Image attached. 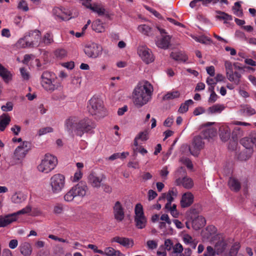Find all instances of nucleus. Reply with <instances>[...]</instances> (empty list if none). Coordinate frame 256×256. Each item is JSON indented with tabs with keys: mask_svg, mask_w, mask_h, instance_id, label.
<instances>
[{
	"mask_svg": "<svg viewBox=\"0 0 256 256\" xmlns=\"http://www.w3.org/2000/svg\"><path fill=\"white\" fill-rule=\"evenodd\" d=\"M193 103L194 102L192 100H186L184 103L181 104L178 109V112L182 114L186 112L188 110V106Z\"/></svg>",
	"mask_w": 256,
	"mask_h": 256,
	"instance_id": "nucleus-44",
	"label": "nucleus"
},
{
	"mask_svg": "<svg viewBox=\"0 0 256 256\" xmlns=\"http://www.w3.org/2000/svg\"><path fill=\"white\" fill-rule=\"evenodd\" d=\"M50 184L53 193L58 194L60 192L64 187V176L60 174H54L50 178Z\"/></svg>",
	"mask_w": 256,
	"mask_h": 256,
	"instance_id": "nucleus-6",
	"label": "nucleus"
},
{
	"mask_svg": "<svg viewBox=\"0 0 256 256\" xmlns=\"http://www.w3.org/2000/svg\"><path fill=\"white\" fill-rule=\"evenodd\" d=\"M180 93L178 91L176 90L170 92H168L163 96V100H170L178 98L180 96Z\"/></svg>",
	"mask_w": 256,
	"mask_h": 256,
	"instance_id": "nucleus-43",
	"label": "nucleus"
},
{
	"mask_svg": "<svg viewBox=\"0 0 256 256\" xmlns=\"http://www.w3.org/2000/svg\"><path fill=\"white\" fill-rule=\"evenodd\" d=\"M94 127V124L88 118H84L80 120H78L76 135L82 136L84 133L90 132Z\"/></svg>",
	"mask_w": 256,
	"mask_h": 256,
	"instance_id": "nucleus-9",
	"label": "nucleus"
},
{
	"mask_svg": "<svg viewBox=\"0 0 256 256\" xmlns=\"http://www.w3.org/2000/svg\"><path fill=\"white\" fill-rule=\"evenodd\" d=\"M1 108L4 112L11 111L13 108V104L10 102H7L6 105L2 106Z\"/></svg>",
	"mask_w": 256,
	"mask_h": 256,
	"instance_id": "nucleus-56",
	"label": "nucleus"
},
{
	"mask_svg": "<svg viewBox=\"0 0 256 256\" xmlns=\"http://www.w3.org/2000/svg\"><path fill=\"white\" fill-rule=\"evenodd\" d=\"M216 254V252L215 248H214L211 246H208L204 255V256H215Z\"/></svg>",
	"mask_w": 256,
	"mask_h": 256,
	"instance_id": "nucleus-50",
	"label": "nucleus"
},
{
	"mask_svg": "<svg viewBox=\"0 0 256 256\" xmlns=\"http://www.w3.org/2000/svg\"><path fill=\"white\" fill-rule=\"evenodd\" d=\"M102 48L100 45L92 42L86 45L84 48L85 54L90 58H96L102 54Z\"/></svg>",
	"mask_w": 256,
	"mask_h": 256,
	"instance_id": "nucleus-7",
	"label": "nucleus"
},
{
	"mask_svg": "<svg viewBox=\"0 0 256 256\" xmlns=\"http://www.w3.org/2000/svg\"><path fill=\"white\" fill-rule=\"evenodd\" d=\"M42 42L46 45L51 44L54 42L52 34L50 32L46 33L42 37Z\"/></svg>",
	"mask_w": 256,
	"mask_h": 256,
	"instance_id": "nucleus-45",
	"label": "nucleus"
},
{
	"mask_svg": "<svg viewBox=\"0 0 256 256\" xmlns=\"http://www.w3.org/2000/svg\"><path fill=\"white\" fill-rule=\"evenodd\" d=\"M40 40L41 33L36 30L26 32L24 38L18 40L17 45L23 48L37 47L39 46Z\"/></svg>",
	"mask_w": 256,
	"mask_h": 256,
	"instance_id": "nucleus-3",
	"label": "nucleus"
},
{
	"mask_svg": "<svg viewBox=\"0 0 256 256\" xmlns=\"http://www.w3.org/2000/svg\"><path fill=\"white\" fill-rule=\"evenodd\" d=\"M158 31H159L162 38L156 41V46L161 48L166 49L170 44V36L167 35L166 30L159 26H156Z\"/></svg>",
	"mask_w": 256,
	"mask_h": 256,
	"instance_id": "nucleus-10",
	"label": "nucleus"
},
{
	"mask_svg": "<svg viewBox=\"0 0 256 256\" xmlns=\"http://www.w3.org/2000/svg\"><path fill=\"white\" fill-rule=\"evenodd\" d=\"M134 217L144 216L143 208L140 204H136L134 208Z\"/></svg>",
	"mask_w": 256,
	"mask_h": 256,
	"instance_id": "nucleus-48",
	"label": "nucleus"
},
{
	"mask_svg": "<svg viewBox=\"0 0 256 256\" xmlns=\"http://www.w3.org/2000/svg\"><path fill=\"white\" fill-rule=\"evenodd\" d=\"M138 54L142 60L147 64L151 63L154 60L152 51L146 46H139L138 49Z\"/></svg>",
	"mask_w": 256,
	"mask_h": 256,
	"instance_id": "nucleus-12",
	"label": "nucleus"
},
{
	"mask_svg": "<svg viewBox=\"0 0 256 256\" xmlns=\"http://www.w3.org/2000/svg\"><path fill=\"white\" fill-rule=\"evenodd\" d=\"M206 224V220L202 216H198L192 220V224L193 228L198 230L204 227Z\"/></svg>",
	"mask_w": 256,
	"mask_h": 256,
	"instance_id": "nucleus-27",
	"label": "nucleus"
},
{
	"mask_svg": "<svg viewBox=\"0 0 256 256\" xmlns=\"http://www.w3.org/2000/svg\"><path fill=\"white\" fill-rule=\"evenodd\" d=\"M82 4L86 6V8L91 10L92 12L97 13L99 16H104L106 10L100 4L94 3L92 4L88 2V4L83 2Z\"/></svg>",
	"mask_w": 256,
	"mask_h": 256,
	"instance_id": "nucleus-18",
	"label": "nucleus"
},
{
	"mask_svg": "<svg viewBox=\"0 0 256 256\" xmlns=\"http://www.w3.org/2000/svg\"><path fill=\"white\" fill-rule=\"evenodd\" d=\"M224 66L226 70V74L228 79L229 80H234L232 76L233 72V66L232 62L230 61H226L224 63Z\"/></svg>",
	"mask_w": 256,
	"mask_h": 256,
	"instance_id": "nucleus-35",
	"label": "nucleus"
},
{
	"mask_svg": "<svg viewBox=\"0 0 256 256\" xmlns=\"http://www.w3.org/2000/svg\"><path fill=\"white\" fill-rule=\"evenodd\" d=\"M228 184L230 188L235 192H238L240 188V182L234 178H230L228 182Z\"/></svg>",
	"mask_w": 256,
	"mask_h": 256,
	"instance_id": "nucleus-33",
	"label": "nucleus"
},
{
	"mask_svg": "<svg viewBox=\"0 0 256 256\" xmlns=\"http://www.w3.org/2000/svg\"><path fill=\"white\" fill-rule=\"evenodd\" d=\"M146 245L148 248L151 250L155 249L158 246L157 242L154 240H148L146 242Z\"/></svg>",
	"mask_w": 256,
	"mask_h": 256,
	"instance_id": "nucleus-58",
	"label": "nucleus"
},
{
	"mask_svg": "<svg viewBox=\"0 0 256 256\" xmlns=\"http://www.w3.org/2000/svg\"><path fill=\"white\" fill-rule=\"evenodd\" d=\"M182 251L183 247L180 243H177L173 246V252L174 254H180Z\"/></svg>",
	"mask_w": 256,
	"mask_h": 256,
	"instance_id": "nucleus-55",
	"label": "nucleus"
},
{
	"mask_svg": "<svg viewBox=\"0 0 256 256\" xmlns=\"http://www.w3.org/2000/svg\"><path fill=\"white\" fill-rule=\"evenodd\" d=\"M139 32L142 34L148 36H154L156 34V32L158 31L156 27V28H152L147 24H144L140 25L138 28Z\"/></svg>",
	"mask_w": 256,
	"mask_h": 256,
	"instance_id": "nucleus-23",
	"label": "nucleus"
},
{
	"mask_svg": "<svg viewBox=\"0 0 256 256\" xmlns=\"http://www.w3.org/2000/svg\"><path fill=\"white\" fill-rule=\"evenodd\" d=\"M18 249L20 253L24 256H30L32 250L31 244L26 242H22L20 244Z\"/></svg>",
	"mask_w": 256,
	"mask_h": 256,
	"instance_id": "nucleus-25",
	"label": "nucleus"
},
{
	"mask_svg": "<svg viewBox=\"0 0 256 256\" xmlns=\"http://www.w3.org/2000/svg\"><path fill=\"white\" fill-rule=\"evenodd\" d=\"M232 76L234 78V80H230V82H234L236 84H238L240 83V78L241 77V74L238 72H232Z\"/></svg>",
	"mask_w": 256,
	"mask_h": 256,
	"instance_id": "nucleus-54",
	"label": "nucleus"
},
{
	"mask_svg": "<svg viewBox=\"0 0 256 256\" xmlns=\"http://www.w3.org/2000/svg\"><path fill=\"white\" fill-rule=\"evenodd\" d=\"M58 160L56 156L46 154L40 164L38 166V169L40 172L48 174L54 168Z\"/></svg>",
	"mask_w": 256,
	"mask_h": 256,
	"instance_id": "nucleus-5",
	"label": "nucleus"
},
{
	"mask_svg": "<svg viewBox=\"0 0 256 256\" xmlns=\"http://www.w3.org/2000/svg\"><path fill=\"white\" fill-rule=\"evenodd\" d=\"M105 178L104 174L98 176L95 172H92L88 176V181L92 186L98 188L100 186L101 182Z\"/></svg>",
	"mask_w": 256,
	"mask_h": 256,
	"instance_id": "nucleus-19",
	"label": "nucleus"
},
{
	"mask_svg": "<svg viewBox=\"0 0 256 256\" xmlns=\"http://www.w3.org/2000/svg\"><path fill=\"white\" fill-rule=\"evenodd\" d=\"M220 136L223 142L227 141L230 138V131L228 126H221L219 130Z\"/></svg>",
	"mask_w": 256,
	"mask_h": 256,
	"instance_id": "nucleus-29",
	"label": "nucleus"
},
{
	"mask_svg": "<svg viewBox=\"0 0 256 256\" xmlns=\"http://www.w3.org/2000/svg\"><path fill=\"white\" fill-rule=\"evenodd\" d=\"M148 132L144 131L140 132L136 137L138 140H141L142 141H144L148 139Z\"/></svg>",
	"mask_w": 256,
	"mask_h": 256,
	"instance_id": "nucleus-59",
	"label": "nucleus"
},
{
	"mask_svg": "<svg viewBox=\"0 0 256 256\" xmlns=\"http://www.w3.org/2000/svg\"><path fill=\"white\" fill-rule=\"evenodd\" d=\"M194 202V196L190 192H188L184 193L182 198L180 200V204L182 208H187L190 206Z\"/></svg>",
	"mask_w": 256,
	"mask_h": 256,
	"instance_id": "nucleus-21",
	"label": "nucleus"
},
{
	"mask_svg": "<svg viewBox=\"0 0 256 256\" xmlns=\"http://www.w3.org/2000/svg\"><path fill=\"white\" fill-rule=\"evenodd\" d=\"M200 2L202 3V0H193L190 2V6L192 8L199 7L200 6Z\"/></svg>",
	"mask_w": 256,
	"mask_h": 256,
	"instance_id": "nucleus-62",
	"label": "nucleus"
},
{
	"mask_svg": "<svg viewBox=\"0 0 256 256\" xmlns=\"http://www.w3.org/2000/svg\"><path fill=\"white\" fill-rule=\"evenodd\" d=\"M18 9L22 10L24 12L28 10V7L26 2L24 0H22L18 4Z\"/></svg>",
	"mask_w": 256,
	"mask_h": 256,
	"instance_id": "nucleus-52",
	"label": "nucleus"
},
{
	"mask_svg": "<svg viewBox=\"0 0 256 256\" xmlns=\"http://www.w3.org/2000/svg\"><path fill=\"white\" fill-rule=\"evenodd\" d=\"M55 56L60 58H62L66 55V51L63 48L58 49L54 52Z\"/></svg>",
	"mask_w": 256,
	"mask_h": 256,
	"instance_id": "nucleus-51",
	"label": "nucleus"
},
{
	"mask_svg": "<svg viewBox=\"0 0 256 256\" xmlns=\"http://www.w3.org/2000/svg\"><path fill=\"white\" fill-rule=\"evenodd\" d=\"M32 210V208L30 206H27L26 207L22 209L21 210L16 212L12 213L14 215V217L16 218V220L18 219V216L20 214H26L29 213Z\"/></svg>",
	"mask_w": 256,
	"mask_h": 256,
	"instance_id": "nucleus-47",
	"label": "nucleus"
},
{
	"mask_svg": "<svg viewBox=\"0 0 256 256\" xmlns=\"http://www.w3.org/2000/svg\"><path fill=\"white\" fill-rule=\"evenodd\" d=\"M170 57L180 62H184L188 60L187 56L182 52H172L170 54Z\"/></svg>",
	"mask_w": 256,
	"mask_h": 256,
	"instance_id": "nucleus-31",
	"label": "nucleus"
},
{
	"mask_svg": "<svg viewBox=\"0 0 256 256\" xmlns=\"http://www.w3.org/2000/svg\"><path fill=\"white\" fill-rule=\"evenodd\" d=\"M136 226L138 229H142L146 226L147 219L145 216L134 217Z\"/></svg>",
	"mask_w": 256,
	"mask_h": 256,
	"instance_id": "nucleus-30",
	"label": "nucleus"
},
{
	"mask_svg": "<svg viewBox=\"0 0 256 256\" xmlns=\"http://www.w3.org/2000/svg\"><path fill=\"white\" fill-rule=\"evenodd\" d=\"M10 122V117L8 114H3L0 116V130L3 132Z\"/></svg>",
	"mask_w": 256,
	"mask_h": 256,
	"instance_id": "nucleus-28",
	"label": "nucleus"
},
{
	"mask_svg": "<svg viewBox=\"0 0 256 256\" xmlns=\"http://www.w3.org/2000/svg\"><path fill=\"white\" fill-rule=\"evenodd\" d=\"M78 123V119L74 116H71L67 118L64 122L65 130L69 134H72L74 132L76 134V128Z\"/></svg>",
	"mask_w": 256,
	"mask_h": 256,
	"instance_id": "nucleus-15",
	"label": "nucleus"
},
{
	"mask_svg": "<svg viewBox=\"0 0 256 256\" xmlns=\"http://www.w3.org/2000/svg\"><path fill=\"white\" fill-rule=\"evenodd\" d=\"M224 109V106L222 104H214L208 108L210 114L220 113Z\"/></svg>",
	"mask_w": 256,
	"mask_h": 256,
	"instance_id": "nucleus-41",
	"label": "nucleus"
},
{
	"mask_svg": "<svg viewBox=\"0 0 256 256\" xmlns=\"http://www.w3.org/2000/svg\"><path fill=\"white\" fill-rule=\"evenodd\" d=\"M176 184L177 186L182 185L186 189H190L194 186V182L192 178L186 176H184L182 178H176Z\"/></svg>",
	"mask_w": 256,
	"mask_h": 256,
	"instance_id": "nucleus-22",
	"label": "nucleus"
},
{
	"mask_svg": "<svg viewBox=\"0 0 256 256\" xmlns=\"http://www.w3.org/2000/svg\"><path fill=\"white\" fill-rule=\"evenodd\" d=\"M0 76L6 82H8L12 78L10 72L0 64Z\"/></svg>",
	"mask_w": 256,
	"mask_h": 256,
	"instance_id": "nucleus-34",
	"label": "nucleus"
},
{
	"mask_svg": "<svg viewBox=\"0 0 256 256\" xmlns=\"http://www.w3.org/2000/svg\"><path fill=\"white\" fill-rule=\"evenodd\" d=\"M26 151L21 149L20 146H18L15 150L12 158V160L10 162L11 164L16 165L22 164L23 159L26 154Z\"/></svg>",
	"mask_w": 256,
	"mask_h": 256,
	"instance_id": "nucleus-14",
	"label": "nucleus"
},
{
	"mask_svg": "<svg viewBox=\"0 0 256 256\" xmlns=\"http://www.w3.org/2000/svg\"><path fill=\"white\" fill-rule=\"evenodd\" d=\"M204 146V142L202 138L200 136H197L194 138L192 142L189 146V150L192 155L197 156Z\"/></svg>",
	"mask_w": 256,
	"mask_h": 256,
	"instance_id": "nucleus-8",
	"label": "nucleus"
},
{
	"mask_svg": "<svg viewBox=\"0 0 256 256\" xmlns=\"http://www.w3.org/2000/svg\"><path fill=\"white\" fill-rule=\"evenodd\" d=\"M76 198V195L72 188L64 196V198L65 201L68 202H72Z\"/></svg>",
	"mask_w": 256,
	"mask_h": 256,
	"instance_id": "nucleus-46",
	"label": "nucleus"
},
{
	"mask_svg": "<svg viewBox=\"0 0 256 256\" xmlns=\"http://www.w3.org/2000/svg\"><path fill=\"white\" fill-rule=\"evenodd\" d=\"M219 238L218 240L215 244L214 248L216 252V254L219 255L222 254L226 248V243L224 240L222 234L218 235Z\"/></svg>",
	"mask_w": 256,
	"mask_h": 256,
	"instance_id": "nucleus-20",
	"label": "nucleus"
},
{
	"mask_svg": "<svg viewBox=\"0 0 256 256\" xmlns=\"http://www.w3.org/2000/svg\"><path fill=\"white\" fill-rule=\"evenodd\" d=\"M234 14L238 17H242L243 16L242 10L241 8L240 2H236L234 3V6L232 8Z\"/></svg>",
	"mask_w": 256,
	"mask_h": 256,
	"instance_id": "nucleus-42",
	"label": "nucleus"
},
{
	"mask_svg": "<svg viewBox=\"0 0 256 256\" xmlns=\"http://www.w3.org/2000/svg\"><path fill=\"white\" fill-rule=\"evenodd\" d=\"M153 91V86L149 82L145 80L138 83L132 92L134 106L140 108L146 104L151 100Z\"/></svg>",
	"mask_w": 256,
	"mask_h": 256,
	"instance_id": "nucleus-1",
	"label": "nucleus"
},
{
	"mask_svg": "<svg viewBox=\"0 0 256 256\" xmlns=\"http://www.w3.org/2000/svg\"><path fill=\"white\" fill-rule=\"evenodd\" d=\"M108 256H120L122 253L119 250H116L111 247L106 248L103 251V254Z\"/></svg>",
	"mask_w": 256,
	"mask_h": 256,
	"instance_id": "nucleus-40",
	"label": "nucleus"
},
{
	"mask_svg": "<svg viewBox=\"0 0 256 256\" xmlns=\"http://www.w3.org/2000/svg\"><path fill=\"white\" fill-rule=\"evenodd\" d=\"M52 14L58 20H68L72 18L70 10L66 8H54L52 10Z\"/></svg>",
	"mask_w": 256,
	"mask_h": 256,
	"instance_id": "nucleus-11",
	"label": "nucleus"
},
{
	"mask_svg": "<svg viewBox=\"0 0 256 256\" xmlns=\"http://www.w3.org/2000/svg\"><path fill=\"white\" fill-rule=\"evenodd\" d=\"M205 110L202 106L196 108L194 111V116H198L205 112Z\"/></svg>",
	"mask_w": 256,
	"mask_h": 256,
	"instance_id": "nucleus-61",
	"label": "nucleus"
},
{
	"mask_svg": "<svg viewBox=\"0 0 256 256\" xmlns=\"http://www.w3.org/2000/svg\"><path fill=\"white\" fill-rule=\"evenodd\" d=\"M253 152L254 150L246 149L238 154V158L240 160H246L252 156Z\"/></svg>",
	"mask_w": 256,
	"mask_h": 256,
	"instance_id": "nucleus-36",
	"label": "nucleus"
},
{
	"mask_svg": "<svg viewBox=\"0 0 256 256\" xmlns=\"http://www.w3.org/2000/svg\"><path fill=\"white\" fill-rule=\"evenodd\" d=\"M20 146L21 149L26 150V153L27 154L28 151L30 149V143L28 142L24 141L23 142L22 144Z\"/></svg>",
	"mask_w": 256,
	"mask_h": 256,
	"instance_id": "nucleus-60",
	"label": "nucleus"
},
{
	"mask_svg": "<svg viewBox=\"0 0 256 256\" xmlns=\"http://www.w3.org/2000/svg\"><path fill=\"white\" fill-rule=\"evenodd\" d=\"M216 12L218 14V15L216 16V18L219 20H224V22L226 21H230L232 20V16L231 15L224 12L216 10Z\"/></svg>",
	"mask_w": 256,
	"mask_h": 256,
	"instance_id": "nucleus-37",
	"label": "nucleus"
},
{
	"mask_svg": "<svg viewBox=\"0 0 256 256\" xmlns=\"http://www.w3.org/2000/svg\"><path fill=\"white\" fill-rule=\"evenodd\" d=\"M113 210L114 218L118 222H122L124 218V212L122 204L119 201L115 203Z\"/></svg>",
	"mask_w": 256,
	"mask_h": 256,
	"instance_id": "nucleus-17",
	"label": "nucleus"
},
{
	"mask_svg": "<svg viewBox=\"0 0 256 256\" xmlns=\"http://www.w3.org/2000/svg\"><path fill=\"white\" fill-rule=\"evenodd\" d=\"M164 250L168 251H170L172 248H173V242L170 239H166L164 244Z\"/></svg>",
	"mask_w": 256,
	"mask_h": 256,
	"instance_id": "nucleus-53",
	"label": "nucleus"
},
{
	"mask_svg": "<svg viewBox=\"0 0 256 256\" xmlns=\"http://www.w3.org/2000/svg\"><path fill=\"white\" fill-rule=\"evenodd\" d=\"M82 174L80 170H78L74 174L73 181L77 182L80 180L82 177Z\"/></svg>",
	"mask_w": 256,
	"mask_h": 256,
	"instance_id": "nucleus-64",
	"label": "nucleus"
},
{
	"mask_svg": "<svg viewBox=\"0 0 256 256\" xmlns=\"http://www.w3.org/2000/svg\"><path fill=\"white\" fill-rule=\"evenodd\" d=\"M53 131V128L51 127H46L40 128L38 131V135L41 136L48 132H50Z\"/></svg>",
	"mask_w": 256,
	"mask_h": 256,
	"instance_id": "nucleus-57",
	"label": "nucleus"
},
{
	"mask_svg": "<svg viewBox=\"0 0 256 256\" xmlns=\"http://www.w3.org/2000/svg\"><path fill=\"white\" fill-rule=\"evenodd\" d=\"M240 143L247 150H253L254 146H256V131L252 132L248 136L240 140Z\"/></svg>",
	"mask_w": 256,
	"mask_h": 256,
	"instance_id": "nucleus-13",
	"label": "nucleus"
},
{
	"mask_svg": "<svg viewBox=\"0 0 256 256\" xmlns=\"http://www.w3.org/2000/svg\"><path fill=\"white\" fill-rule=\"evenodd\" d=\"M76 195V197H84L88 191V187L86 184L83 182H80L76 186L72 187Z\"/></svg>",
	"mask_w": 256,
	"mask_h": 256,
	"instance_id": "nucleus-16",
	"label": "nucleus"
},
{
	"mask_svg": "<svg viewBox=\"0 0 256 256\" xmlns=\"http://www.w3.org/2000/svg\"><path fill=\"white\" fill-rule=\"evenodd\" d=\"M26 198V196L22 192H16L12 196V200L15 204H20L24 202Z\"/></svg>",
	"mask_w": 256,
	"mask_h": 256,
	"instance_id": "nucleus-32",
	"label": "nucleus"
},
{
	"mask_svg": "<svg viewBox=\"0 0 256 256\" xmlns=\"http://www.w3.org/2000/svg\"><path fill=\"white\" fill-rule=\"evenodd\" d=\"M165 198H166L168 200V202L166 205V208H167L168 206L171 204L172 202L174 200V198L168 193L167 194H163L162 196L159 198V200H164Z\"/></svg>",
	"mask_w": 256,
	"mask_h": 256,
	"instance_id": "nucleus-49",
	"label": "nucleus"
},
{
	"mask_svg": "<svg viewBox=\"0 0 256 256\" xmlns=\"http://www.w3.org/2000/svg\"><path fill=\"white\" fill-rule=\"evenodd\" d=\"M92 28L93 30L97 32H102L105 30L103 23L99 19L96 20L92 23Z\"/></svg>",
	"mask_w": 256,
	"mask_h": 256,
	"instance_id": "nucleus-38",
	"label": "nucleus"
},
{
	"mask_svg": "<svg viewBox=\"0 0 256 256\" xmlns=\"http://www.w3.org/2000/svg\"><path fill=\"white\" fill-rule=\"evenodd\" d=\"M87 108L92 115H97L100 117L106 115L103 102L100 98L94 96L88 102Z\"/></svg>",
	"mask_w": 256,
	"mask_h": 256,
	"instance_id": "nucleus-4",
	"label": "nucleus"
},
{
	"mask_svg": "<svg viewBox=\"0 0 256 256\" xmlns=\"http://www.w3.org/2000/svg\"><path fill=\"white\" fill-rule=\"evenodd\" d=\"M216 130L214 128H208L203 131V136L205 138H212L216 136Z\"/></svg>",
	"mask_w": 256,
	"mask_h": 256,
	"instance_id": "nucleus-39",
	"label": "nucleus"
},
{
	"mask_svg": "<svg viewBox=\"0 0 256 256\" xmlns=\"http://www.w3.org/2000/svg\"><path fill=\"white\" fill-rule=\"evenodd\" d=\"M88 248L92 250L94 252L98 253L100 254H103V251L102 250H98V247L96 245L89 244L88 246Z\"/></svg>",
	"mask_w": 256,
	"mask_h": 256,
	"instance_id": "nucleus-63",
	"label": "nucleus"
},
{
	"mask_svg": "<svg viewBox=\"0 0 256 256\" xmlns=\"http://www.w3.org/2000/svg\"><path fill=\"white\" fill-rule=\"evenodd\" d=\"M40 84L43 88L48 92H52L61 87L60 83L54 73L44 71L40 77Z\"/></svg>",
	"mask_w": 256,
	"mask_h": 256,
	"instance_id": "nucleus-2",
	"label": "nucleus"
},
{
	"mask_svg": "<svg viewBox=\"0 0 256 256\" xmlns=\"http://www.w3.org/2000/svg\"><path fill=\"white\" fill-rule=\"evenodd\" d=\"M16 221L14 215L12 214L0 216V228L6 227L12 222Z\"/></svg>",
	"mask_w": 256,
	"mask_h": 256,
	"instance_id": "nucleus-26",
	"label": "nucleus"
},
{
	"mask_svg": "<svg viewBox=\"0 0 256 256\" xmlns=\"http://www.w3.org/2000/svg\"><path fill=\"white\" fill-rule=\"evenodd\" d=\"M112 241L118 242L126 248L132 247L134 245L133 240L127 238L116 236L112 238Z\"/></svg>",
	"mask_w": 256,
	"mask_h": 256,
	"instance_id": "nucleus-24",
	"label": "nucleus"
}]
</instances>
